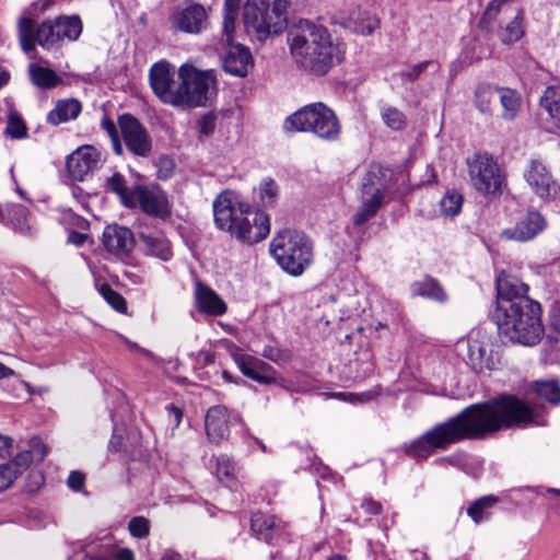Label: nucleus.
<instances>
[{
    "instance_id": "nucleus-1",
    "label": "nucleus",
    "mask_w": 560,
    "mask_h": 560,
    "mask_svg": "<svg viewBox=\"0 0 560 560\" xmlns=\"http://www.w3.org/2000/svg\"><path fill=\"white\" fill-rule=\"evenodd\" d=\"M528 424H540L533 409L513 395H501L466 407L406 444L404 451L416 460H422L435 450H445L460 441L483 439L503 429Z\"/></svg>"
},
{
    "instance_id": "nucleus-2",
    "label": "nucleus",
    "mask_w": 560,
    "mask_h": 560,
    "mask_svg": "<svg viewBox=\"0 0 560 560\" xmlns=\"http://www.w3.org/2000/svg\"><path fill=\"white\" fill-rule=\"evenodd\" d=\"M290 52L303 70L325 75L343 59V49L323 25L300 21L288 33Z\"/></svg>"
},
{
    "instance_id": "nucleus-3",
    "label": "nucleus",
    "mask_w": 560,
    "mask_h": 560,
    "mask_svg": "<svg viewBox=\"0 0 560 560\" xmlns=\"http://www.w3.org/2000/svg\"><path fill=\"white\" fill-rule=\"evenodd\" d=\"M213 215L219 230L228 232L244 244H256L270 232L268 214L242 202L231 191H223L215 198Z\"/></svg>"
},
{
    "instance_id": "nucleus-4",
    "label": "nucleus",
    "mask_w": 560,
    "mask_h": 560,
    "mask_svg": "<svg viewBox=\"0 0 560 560\" xmlns=\"http://www.w3.org/2000/svg\"><path fill=\"white\" fill-rule=\"evenodd\" d=\"M494 319L502 335L524 346L536 345L544 334L541 306L536 301L495 311Z\"/></svg>"
},
{
    "instance_id": "nucleus-5",
    "label": "nucleus",
    "mask_w": 560,
    "mask_h": 560,
    "mask_svg": "<svg viewBox=\"0 0 560 560\" xmlns=\"http://www.w3.org/2000/svg\"><path fill=\"white\" fill-rule=\"evenodd\" d=\"M270 254L283 271L300 276L313 261V245L298 230L284 229L276 233L269 245Z\"/></svg>"
},
{
    "instance_id": "nucleus-6",
    "label": "nucleus",
    "mask_w": 560,
    "mask_h": 560,
    "mask_svg": "<svg viewBox=\"0 0 560 560\" xmlns=\"http://www.w3.org/2000/svg\"><path fill=\"white\" fill-rule=\"evenodd\" d=\"M287 131L312 132L323 140L335 141L341 132L332 109L324 103H312L291 114L284 121Z\"/></svg>"
},
{
    "instance_id": "nucleus-7",
    "label": "nucleus",
    "mask_w": 560,
    "mask_h": 560,
    "mask_svg": "<svg viewBox=\"0 0 560 560\" xmlns=\"http://www.w3.org/2000/svg\"><path fill=\"white\" fill-rule=\"evenodd\" d=\"M287 0H275L271 7L264 0H247L243 9L244 27L259 40L278 35L287 27Z\"/></svg>"
},
{
    "instance_id": "nucleus-8",
    "label": "nucleus",
    "mask_w": 560,
    "mask_h": 560,
    "mask_svg": "<svg viewBox=\"0 0 560 560\" xmlns=\"http://www.w3.org/2000/svg\"><path fill=\"white\" fill-rule=\"evenodd\" d=\"M387 189L385 170L378 164H371L362 178L361 206L353 218L354 225H362L377 213Z\"/></svg>"
},
{
    "instance_id": "nucleus-9",
    "label": "nucleus",
    "mask_w": 560,
    "mask_h": 560,
    "mask_svg": "<svg viewBox=\"0 0 560 560\" xmlns=\"http://www.w3.org/2000/svg\"><path fill=\"white\" fill-rule=\"evenodd\" d=\"M180 90L178 107H199L208 101L210 89L215 84L213 71H201L190 63L178 68Z\"/></svg>"
},
{
    "instance_id": "nucleus-10",
    "label": "nucleus",
    "mask_w": 560,
    "mask_h": 560,
    "mask_svg": "<svg viewBox=\"0 0 560 560\" xmlns=\"http://www.w3.org/2000/svg\"><path fill=\"white\" fill-rule=\"evenodd\" d=\"M471 186L480 194L495 196L501 192L504 175L497 161L488 153H476L467 161Z\"/></svg>"
},
{
    "instance_id": "nucleus-11",
    "label": "nucleus",
    "mask_w": 560,
    "mask_h": 560,
    "mask_svg": "<svg viewBox=\"0 0 560 560\" xmlns=\"http://www.w3.org/2000/svg\"><path fill=\"white\" fill-rule=\"evenodd\" d=\"M149 83L162 103L178 107L180 79L173 65L165 60L153 63L149 70Z\"/></svg>"
},
{
    "instance_id": "nucleus-12",
    "label": "nucleus",
    "mask_w": 560,
    "mask_h": 560,
    "mask_svg": "<svg viewBox=\"0 0 560 560\" xmlns=\"http://www.w3.org/2000/svg\"><path fill=\"white\" fill-rule=\"evenodd\" d=\"M19 40L24 52L35 50V44L50 49L59 44L55 21H44L36 30L31 18L23 14L18 22Z\"/></svg>"
},
{
    "instance_id": "nucleus-13",
    "label": "nucleus",
    "mask_w": 560,
    "mask_h": 560,
    "mask_svg": "<svg viewBox=\"0 0 560 560\" xmlns=\"http://www.w3.org/2000/svg\"><path fill=\"white\" fill-rule=\"evenodd\" d=\"M133 198L149 217L166 221L172 215V202L158 185H139L133 188Z\"/></svg>"
},
{
    "instance_id": "nucleus-14",
    "label": "nucleus",
    "mask_w": 560,
    "mask_h": 560,
    "mask_svg": "<svg viewBox=\"0 0 560 560\" xmlns=\"http://www.w3.org/2000/svg\"><path fill=\"white\" fill-rule=\"evenodd\" d=\"M118 125L127 149L137 156H148L152 149V141L147 129L131 114H122Z\"/></svg>"
},
{
    "instance_id": "nucleus-15",
    "label": "nucleus",
    "mask_w": 560,
    "mask_h": 560,
    "mask_svg": "<svg viewBox=\"0 0 560 560\" xmlns=\"http://www.w3.org/2000/svg\"><path fill=\"white\" fill-rule=\"evenodd\" d=\"M528 285L516 276L501 272L497 278V310H506L509 305L535 302L528 296Z\"/></svg>"
},
{
    "instance_id": "nucleus-16",
    "label": "nucleus",
    "mask_w": 560,
    "mask_h": 560,
    "mask_svg": "<svg viewBox=\"0 0 560 560\" xmlns=\"http://www.w3.org/2000/svg\"><path fill=\"white\" fill-rule=\"evenodd\" d=\"M523 177L530 190L540 199L547 200L556 194V180L542 160L530 159L524 168Z\"/></svg>"
},
{
    "instance_id": "nucleus-17",
    "label": "nucleus",
    "mask_w": 560,
    "mask_h": 560,
    "mask_svg": "<svg viewBox=\"0 0 560 560\" xmlns=\"http://www.w3.org/2000/svg\"><path fill=\"white\" fill-rule=\"evenodd\" d=\"M243 424L238 413L229 411L224 406H212L205 418L206 433L210 442L219 444L229 436L230 425Z\"/></svg>"
},
{
    "instance_id": "nucleus-18",
    "label": "nucleus",
    "mask_w": 560,
    "mask_h": 560,
    "mask_svg": "<svg viewBox=\"0 0 560 560\" xmlns=\"http://www.w3.org/2000/svg\"><path fill=\"white\" fill-rule=\"evenodd\" d=\"M208 13L199 3H188L177 7L171 14L172 28L187 34H198L207 23Z\"/></svg>"
},
{
    "instance_id": "nucleus-19",
    "label": "nucleus",
    "mask_w": 560,
    "mask_h": 560,
    "mask_svg": "<svg viewBox=\"0 0 560 560\" xmlns=\"http://www.w3.org/2000/svg\"><path fill=\"white\" fill-rule=\"evenodd\" d=\"M490 337L481 329H474L467 339V359L469 365L478 373L490 371L494 361L490 351Z\"/></svg>"
},
{
    "instance_id": "nucleus-20",
    "label": "nucleus",
    "mask_w": 560,
    "mask_h": 560,
    "mask_svg": "<svg viewBox=\"0 0 560 560\" xmlns=\"http://www.w3.org/2000/svg\"><path fill=\"white\" fill-rule=\"evenodd\" d=\"M547 228L545 218L538 211H528L510 228L503 229L501 237L513 242H528L534 240Z\"/></svg>"
},
{
    "instance_id": "nucleus-21",
    "label": "nucleus",
    "mask_w": 560,
    "mask_h": 560,
    "mask_svg": "<svg viewBox=\"0 0 560 560\" xmlns=\"http://www.w3.org/2000/svg\"><path fill=\"white\" fill-rule=\"evenodd\" d=\"M101 152L92 145H83L67 158V170L74 180H83L101 162Z\"/></svg>"
},
{
    "instance_id": "nucleus-22",
    "label": "nucleus",
    "mask_w": 560,
    "mask_h": 560,
    "mask_svg": "<svg viewBox=\"0 0 560 560\" xmlns=\"http://www.w3.org/2000/svg\"><path fill=\"white\" fill-rule=\"evenodd\" d=\"M232 355L245 376L260 384H275L277 382L275 369L265 361L242 352H234Z\"/></svg>"
},
{
    "instance_id": "nucleus-23",
    "label": "nucleus",
    "mask_w": 560,
    "mask_h": 560,
    "mask_svg": "<svg viewBox=\"0 0 560 560\" xmlns=\"http://www.w3.org/2000/svg\"><path fill=\"white\" fill-rule=\"evenodd\" d=\"M103 245L110 254L122 257L132 250L135 237L128 228L108 225L103 232Z\"/></svg>"
},
{
    "instance_id": "nucleus-24",
    "label": "nucleus",
    "mask_w": 560,
    "mask_h": 560,
    "mask_svg": "<svg viewBox=\"0 0 560 560\" xmlns=\"http://www.w3.org/2000/svg\"><path fill=\"white\" fill-rule=\"evenodd\" d=\"M194 298L196 307L200 313L210 316H222L226 313V303L214 290L203 284L201 281L195 283Z\"/></svg>"
},
{
    "instance_id": "nucleus-25",
    "label": "nucleus",
    "mask_w": 560,
    "mask_h": 560,
    "mask_svg": "<svg viewBox=\"0 0 560 560\" xmlns=\"http://www.w3.org/2000/svg\"><path fill=\"white\" fill-rule=\"evenodd\" d=\"M229 49L223 57V69L238 77H245L252 66V55L247 47L241 44H226Z\"/></svg>"
},
{
    "instance_id": "nucleus-26",
    "label": "nucleus",
    "mask_w": 560,
    "mask_h": 560,
    "mask_svg": "<svg viewBox=\"0 0 560 560\" xmlns=\"http://www.w3.org/2000/svg\"><path fill=\"white\" fill-rule=\"evenodd\" d=\"M250 527L257 537L267 544H273L284 529L280 520L262 513H255L252 516Z\"/></svg>"
},
{
    "instance_id": "nucleus-27",
    "label": "nucleus",
    "mask_w": 560,
    "mask_h": 560,
    "mask_svg": "<svg viewBox=\"0 0 560 560\" xmlns=\"http://www.w3.org/2000/svg\"><path fill=\"white\" fill-rule=\"evenodd\" d=\"M343 25L360 35H371L380 27V20L370 12L355 8L345 18Z\"/></svg>"
},
{
    "instance_id": "nucleus-28",
    "label": "nucleus",
    "mask_w": 560,
    "mask_h": 560,
    "mask_svg": "<svg viewBox=\"0 0 560 560\" xmlns=\"http://www.w3.org/2000/svg\"><path fill=\"white\" fill-rule=\"evenodd\" d=\"M140 242L149 256L167 261L173 253L168 240L161 233H139Z\"/></svg>"
},
{
    "instance_id": "nucleus-29",
    "label": "nucleus",
    "mask_w": 560,
    "mask_h": 560,
    "mask_svg": "<svg viewBox=\"0 0 560 560\" xmlns=\"http://www.w3.org/2000/svg\"><path fill=\"white\" fill-rule=\"evenodd\" d=\"M82 110L81 103L75 98L60 100L47 115V121L54 126L75 119Z\"/></svg>"
},
{
    "instance_id": "nucleus-30",
    "label": "nucleus",
    "mask_w": 560,
    "mask_h": 560,
    "mask_svg": "<svg viewBox=\"0 0 560 560\" xmlns=\"http://www.w3.org/2000/svg\"><path fill=\"white\" fill-rule=\"evenodd\" d=\"M28 75L31 82L43 90L54 89L62 82L61 78L52 69L38 63L28 65Z\"/></svg>"
},
{
    "instance_id": "nucleus-31",
    "label": "nucleus",
    "mask_w": 560,
    "mask_h": 560,
    "mask_svg": "<svg viewBox=\"0 0 560 560\" xmlns=\"http://www.w3.org/2000/svg\"><path fill=\"white\" fill-rule=\"evenodd\" d=\"M498 101L502 108L501 117L509 121L515 119L522 107L521 95L515 90L500 88Z\"/></svg>"
},
{
    "instance_id": "nucleus-32",
    "label": "nucleus",
    "mask_w": 560,
    "mask_h": 560,
    "mask_svg": "<svg viewBox=\"0 0 560 560\" xmlns=\"http://www.w3.org/2000/svg\"><path fill=\"white\" fill-rule=\"evenodd\" d=\"M56 34L59 43L75 40L82 33V22L78 16H60L55 20Z\"/></svg>"
},
{
    "instance_id": "nucleus-33",
    "label": "nucleus",
    "mask_w": 560,
    "mask_h": 560,
    "mask_svg": "<svg viewBox=\"0 0 560 560\" xmlns=\"http://www.w3.org/2000/svg\"><path fill=\"white\" fill-rule=\"evenodd\" d=\"M540 105L560 129V85L547 88L540 98Z\"/></svg>"
},
{
    "instance_id": "nucleus-34",
    "label": "nucleus",
    "mask_w": 560,
    "mask_h": 560,
    "mask_svg": "<svg viewBox=\"0 0 560 560\" xmlns=\"http://www.w3.org/2000/svg\"><path fill=\"white\" fill-rule=\"evenodd\" d=\"M240 0H224L223 35L226 44H233L235 23L238 15Z\"/></svg>"
},
{
    "instance_id": "nucleus-35",
    "label": "nucleus",
    "mask_w": 560,
    "mask_h": 560,
    "mask_svg": "<svg viewBox=\"0 0 560 560\" xmlns=\"http://www.w3.org/2000/svg\"><path fill=\"white\" fill-rule=\"evenodd\" d=\"M498 86L488 84L479 85L476 90V106L483 114H490L492 112V105L498 101L499 97Z\"/></svg>"
},
{
    "instance_id": "nucleus-36",
    "label": "nucleus",
    "mask_w": 560,
    "mask_h": 560,
    "mask_svg": "<svg viewBox=\"0 0 560 560\" xmlns=\"http://www.w3.org/2000/svg\"><path fill=\"white\" fill-rule=\"evenodd\" d=\"M497 499L492 495L482 497L472 502L468 509L467 514L471 520L478 524L490 516V510L495 504Z\"/></svg>"
},
{
    "instance_id": "nucleus-37",
    "label": "nucleus",
    "mask_w": 560,
    "mask_h": 560,
    "mask_svg": "<svg viewBox=\"0 0 560 560\" xmlns=\"http://www.w3.org/2000/svg\"><path fill=\"white\" fill-rule=\"evenodd\" d=\"M523 14L521 11H516L512 21L506 24L504 28L499 33L500 39L504 44H512L517 42L524 35L523 26Z\"/></svg>"
},
{
    "instance_id": "nucleus-38",
    "label": "nucleus",
    "mask_w": 560,
    "mask_h": 560,
    "mask_svg": "<svg viewBox=\"0 0 560 560\" xmlns=\"http://www.w3.org/2000/svg\"><path fill=\"white\" fill-rule=\"evenodd\" d=\"M532 389L541 398L551 404L560 402V387L555 381H537L532 385Z\"/></svg>"
},
{
    "instance_id": "nucleus-39",
    "label": "nucleus",
    "mask_w": 560,
    "mask_h": 560,
    "mask_svg": "<svg viewBox=\"0 0 560 560\" xmlns=\"http://www.w3.org/2000/svg\"><path fill=\"white\" fill-rule=\"evenodd\" d=\"M415 292L418 295L431 298L438 301H444L446 295L440 284L432 278H427L415 284Z\"/></svg>"
},
{
    "instance_id": "nucleus-40",
    "label": "nucleus",
    "mask_w": 560,
    "mask_h": 560,
    "mask_svg": "<svg viewBox=\"0 0 560 560\" xmlns=\"http://www.w3.org/2000/svg\"><path fill=\"white\" fill-rule=\"evenodd\" d=\"M383 122L392 130H400L406 125V116L398 108L393 106H383L381 108Z\"/></svg>"
},
{
    "instance_id": "nucleus-41",
    "label": "nucleus",
    "mask_w": 560,
    "mask_h": 560,
    "mask_svg": "<svg viewBox=\"0 0 560 560\" xmlns=\"http://www.w3.org/2000/svg\"><path fill=\"white\" fill-rule=\"evenodd\" d=\"M236 465L233 459L226 455H219L215 458V475L222 482H230L234 479Z\"/></svg>"
},
{
    "instance_id": "nucleus-42",
    "label": "nucleus",
    "mask_w": 560,
    "mask_h": 560,
    "mask_svg": "<svg viewBox=\"0 0 560 560\" xmlns=\"http://www.w3.org/2000/svg\"><path fill=\"white\" fill-rule=\"evenodd\" d=\"M463 196L457 191H448L440 201L441 212L445 217H455L463 206Z\"/></svg>"
},
{
    "instance_id": "nucleus-43",
    "label": "nucleus",
    "mask_w": 560,
    "mask_h": 560,
    "mask_svg": "<svg viewBox=\"0 0 560 560\" xmlns=\"http://www.w3.org/2000/svg\"><path fill=\"white\" fill-rule=\"evenodd\" d=\"M101 295L104 298V300L117 312L119 313H126L127 311V304L125 299L113 288L107 284L103 283L98 289Z\"/></svg>"
},
{
    "instance_id": "nucleus-44",
    "label": "nucleus",
    "mask_w": 560,
    "mask_h": 560,
    "mask_svg": "<svg viewBox=\"0 0 560 560\" xmlns=\"http://www.w3.org/2000/svg\"><path fill=\"white\" fill-rule=\"evenodd\" d=\"M259 199L264 206H271L276 202L279 188L272 178L264 179L259 185Z\"/></svg>"
},
{
    "instance_id": "nucleus-45",
    "label": "nucleus",
    "mask_w": 560,
    "mask_h": 560,
    "mask_svg": "<svg viewBox=\"0 0 560 560\" xmlns=\"http://www.w3.org/2000/svg\"><path fill=\"white\" fill-rule=\"evenodd\" d=\"M5 133L13 139H22L26 136V125L16 113H11L9 115Z\"/></svg>"
},
{
    "instance_id": "nucleus-46",
    "label": "nucleus",
    "mask_w": 560,
    "mask_h": 560,
    "mask_svg": "<svg viewBox=\"0 0 560 560\" xmlns=\"http://www.w3.org/2000/svg\"><path fill=\"white\" fill-rule=\"evenodd\" d=\"M101 126L109 136L115 154L122 155L124 149L115 122L108 116H104L102 118Z\"/></svg>"
},
{
    "instance_id": "nucleus-47",
    "label": "nucleus",
    "mask_w": 560,
    "mask_h": 560,
    "mask_svg": "<svg viewBox=\"0 0 560 560\" xmlns=\"http://www.w3.org/2000/svg\"><path fill=\"white\" fill-rule=\"evenodd\" d=\"M9 215L14 226L21 231L26 232L30 230L27 224V210L20 205L12 206L9 209Z\"/></svg>"
},
{
    "instance_id": "nucleus-48",
    "label": "nucleus",
    "mask_w": 560,
    "mask_h": 560,
    "mask_svg": "<svg viewBox=\"0 0 560 560\" xmlns=\"http://www.w3.org/2000/svg\"><path fill=\"white\" fill-rule=\"evenodd\" d=\"M130 534L136 538H144L149 535L150 523L143 516H136L128 524Z\"/></svg>"
},
{
    "instance_id": "nucleus-49",
    "label": "nucleus",
    "mask_w": 560,
    "mask_h": 560,
    "mask_svg": "<svg viewBox=\"0 0 560 560\" xmlns=\"http://www.w3.org/2000/svg\"><path fill=\"white\" fill-rule=\"evenodd\" d=\"M34 462L32 458V453L27 451L20 452L14 459L8 462L11 465V468H14V472L18 476H21L23 471H25L28 465Z\"/></svg>"
},
{
    "instance_id": "nucleus-50",
    "label": "nucleus",
    "mask_w": 560,
    "mask_h": 560,
    "mask_svg": "<svg viewBox=\"0 0 560 560\" xmlns=\"http://www.w3.org/2000/svg\"><path fill=\"white\" fill-rule=\"evenodd\" d=\"M28 452L32 453L34 462H43L48 454L47 446L39 438L36 436L31 439Z\"/></svg>"
},
{
    "instance_id": "nucleus-51",
    "label": "nucleus",
    "mask_w": 560,
    "mask_h": 560,
    "mask_svg": "<svg viewBox=\"0 0 560 560\" xmlns=\"http://www.w3.org/2000/svg\"><path fill=\"white\" fill-rule=\"evenodd\" d=\"M18 477L11 465L8 463L0 465V491L7 490Z\"/></svg>"
},
{
    "instance_id": "nucleus-52",
    "label": "nucleus",
    "mask_w": 560,
    "mask_h": 560,
    "mask_svg": "<svg viewBox=\"0 0 560 560\" xmlns=\"http://www.w3.org/2000/svg\"><path fill=\"white\" fill-rule=\"evenodd\" d=\"M106 188L124 198L126 195L124 176L119 173L112 175L106 182Z\"/></svg>"
},
{
    "instance_id": "nucleus-53",
    "label": "nucleus",
    "mask_w": 560,
    "mask_h": 560,
    "mask_svg": "<svg viewBox=\"0 0 560 560\" xmlns=\"http://www.w3.org/2000/svg\"><path fill=\"white\" fill-rule=\"evenodd\" d=\"M430 63H431V61L419 62V63L412 66L410 69L401 71L399 73V77L404 81H410V82L416 81Z\"/></svg>"
},
{
    "instance_id": "nucleus-54",
    "label": "nucleus",
    "mask_w": 560,
    "mask_h": 560,
    "mask_svg": "<svg viewBox=\"0 0 560 560\" xmlns=\"http://www.w3.org/2000/svg\"><path fill=\"white\" fill-rule=\"evenodd\" d=\"M67 483L74 491L81 490L84 486L83 474L79 471H72L68 477Z\"/></svg>"
},
{
    "instance_id": "nucleus-55",
    "label": "nucleus",
    "mask_w": 560,
    "mask_h": 560,
    "mask_svg": "<svg viewBox=\"0 0 560 560\" xmlns=\"http://www.w3.org/2000/svg\"><path fill=\"white\" fill-rule=\"evenodd\" d=\"M200 133L205 136H210L215 128L214 118L210 115H206L199 122Z\"/></svg>"
},
{
    "instance_id": "nucleus-56",
    "label": "nucleus",
    "mask_w": 560,
    "mask_h": 560,
    "mask_svg": "<svg viewBox=\"0 0 560 560\" xmlns=\"http://www.w3.org/2000/svg\"><path fill=\"white\" fill-rule=\"evenodd\" d=\"M361 508L370 515H377L382 512L381 503L372 499H365L362 502Z\"/></svg>"
},
{
    "instance_id": "nucleus-57",
    "label": "nucleus",
    "mask_w": 560,
    "mask_h": 560,
    "mask_svg": "<svg viewBox=\"0 0 560 560\" xmlns=\"http://www.w3.org/2000/svg\"><path fill=\"white\" fill-rule=\"evenodd\" d=\"M13 440L10 436L0 434V457H7L11 454Z\"/></svg>"
},
{
    "instance_id": "nucleus-58",
    "label": "nucleus",
    "mask_w": 560,
    "mask_h": 560,
    "mask_svg": "<svg viewBox=\"0 0 560 560\" xmlns=\"http://www.w3.org/2000/svg\"><path fill=\"white\" fill-rule=\"evenodd\" d=\"M550 325L560 332V302L557 303L550 312Z\"/></svg>"
},
{
    "instance_id": "nucleus-59",
    "label": "nucleus",
    "mask_w": 560,
    "mask_h": 560,
    "mask_svg": "<svg viewBox=\"0 0 560 560\" xmlns=\"http://www.w3.org/2000/svg\"><path fill=\"white\" fill-rule=\"evenodd\" d=\"M505 0H492L487 10H486V15H488L490 19H492V16L497 13H499L500 11V8L502 5V3L504 2Z\"/></svg>"
},
{
    "instance_id": "nucleus-60",
    "label": "nucleus",
    "mask_w": 560,
    "mask_h": 560,
    "mask_svg": "<svg viewBox=\"0 0 560 560\" xmlns=\"http://www.w3.org/2000/svg\"><path fill=\"white\" fill-rule=\"evenodd\" d=\"M115 560H135L133 552L130 549H120L115 553Z\"/></svg>"
},
{
    "instance_id": "nucleus-61",
    "label": "nucleus",
    "mask_w": 560,
    "mask_h": 560,
    "mask_svg": "<svg viewBox=\"0 0 560 560\" xmlns=\"http://www.w3.org/2000/svg\"><path fill=\"white\" fill-rule=\"evenodd\" d=\"M69 242L77 245V246H80L82 245L85 240H86V236L82 233H77V232H72L70 235H69Z\"/></svg>"
},
{
    "instance_id": "nucleus-62",
    "label": "nucleus",
    "mask_w": 560,
    "mask_h": 560,
    "mask_svg": "<svg viewBox=\"0 0 560 560\" xmlns=\"http://www.w3.org/2000/svg\"><path fill=\"white\" fill-rule=\"evenodd\" d=\"M168 410L173 415L176 425H178L183 416L182 410L178 407H175L174 405H171L168 407Z\"/></svg>"
},
{
    "instance_id": "nucleus-63",
    "label": "nucleus",
    "mask_w": 560,
    "mask_h": 560,
    "mask_svg": "<svg viewBox=\"0 0 560 560\" xmlns=\"http://www.w3.org/2000/svg\"><path fill=\"white\" fill-rule=\"evenodd\" d=\"M14 372L10 368H8L4 364L0 363V380L10 376Z\"/></svg>"
},
{
    "instance_id": "nucleus-64",
    "label": "nucleus",
    "mask_w": 560,
    "mask_h": 560,
    "mask_svg": "<svg viewBox=\"0 0 560 560\" xmlns=\"http://www.w3.org/2000/svg\"><path fill=\"white\" fill-rule=\"evenodd\" d=\"M161 560H180V556L178 553H165Z\"/></svg>"
}]
</instances>
